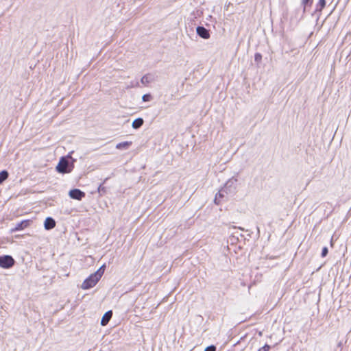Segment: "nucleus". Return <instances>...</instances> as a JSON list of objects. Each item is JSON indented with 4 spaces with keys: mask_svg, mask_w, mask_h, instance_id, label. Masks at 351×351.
I'll return each mask as SVG.
<instances>
[{
    "mask_svg": "<svg viewBox=\"0 0 351 351\" xmlns=\"http://www.w3.org/2000/svg\"><path fill=\"white\" fill-rule=\"evenodd\" d=\"M44 226L46 230H51L56 226V221L53 218L47 217L45 221Z\"/></svg>",
    "mask_w": 351,
    "mask_h": 351,
    "instance_id": "1a4fd4ad",
    "label": "nucleus"
},
{
    "mask_svg": "<svg viewBox=\"0 0 351 351\" xmlns=\"http://www.w3.org/2000/svg\"><path fill=\"white\" fill-rule=\"evenodd\" d=\"M153 81V78L151 75H145L141 77V82L143 84L147 85Z\"/></svg>",
    "mask_w": 351,
    "mask_h": 351,
    "instance_id": "ddd939ff",
    "label": "nucleus"
},
{
    "mask_svg": "<svg viewBox=\"0 0 351 351\" xmlns=\"http://www.w3.org/2000/svg\"><path fill=\"white\" fill-rule=\"evenodd\" d=\"M69 194L71 198L77 200H81L85 197V193L77 189L71 190Z\"/></svg>",
    "mask_w": 351,
    "mask_h": 351,
    "instance_id": "39448f33",
    "label": "nucleus"
},
{
    "mask_svg": "<svg viewBox=\"0 0 351 351\" xmlns=\"http://www.w3.org/2000/svg\"><path fill=\"white\" fill-rule=\"evenodd\" d=\"M106 265L101 266L97 271L92 274L82 283V288L83 289H88L93 287L100 280L105 271Z\"/></svg>",
    "mask_w": 351,
    "mask_h": 351,
    "instance_id": "f257e3e1",
    "label": "nucleus"
},
{
    "mask_svg": "<svg viewBox=\"0 0 351 351\" xmlns=\"http://www.w3.org/2000/svg\"><path fill=\"white\" fill-rule=\"evenodd\" d=\"M15 263L14 259L10 255L0 256V267L4 269L11 268Z\"/></svg>",
    "mask_w": 351,
    "mask_h": 351,
    "instance_id": "7ed1b4c3",
    "label": "nucleus"
},
{
    "mask_svg": "<svg viewBox=\"0 0 351 351\" xmlns=\"http://www.w3.org/2000/svg\"><path fill=\"white\" fill-rule=\"evenodd\" d=\"M197 34L202 38L208 39L210 38L209 31L203 26H198L196 29Z\"/></svg>",
    "mask_w": 351,
    "mask_h": 351,
    "instance_id": "423d86ee",
    "label": "nucleus"
},
{
    "mask_svg": "<svg viewBox=\"0 0 351 351\" xmlns=\"http://www.w3.org/2000/svg\"><path fill=\"white\" fill-rule=\"evenodd\" d=\"M237 181L238 180L235 177L229 179L223 186L224 190H226L230 195L234 194L236 191Z\"/></svg>",
    "mask_w": 351,
    "mask_h": 351,
    "instance_id": "20e7f679",
    "label": "nucleus"
},
{
    "mask_svg": "<svg viewBox=\"0 0 351 351\" xmlns=\"http://www.w3.org/2000/svg\"><path fill=\"white\" fill-rule=\"evenodd\" d=\"M328 247H324L322 248V257H325L327 256L328 254Z\"/></svg>",
    "mask_w": 351,
    "mask_h": 351,
    "instance_id": "6ab92c4d",
    "label": "nucleus"
},
{
    "mask_svg": "<svg viewBox=\"0 0 351 351\" xmlns=\"http://www.w3.org/2000/svg\"><path fill=\"white\" fill-rule=\"evenodd\" d=\"M108 178H106L102 184H101L97 189L98 193L100 195H102L106 193V188L103 186V184L106 182Z\"/></svg>",
    "mask_w": 351,
    "mask_h": 351,
    "instance_id": "2eb2a0df",
    "label": "nucleus"
},
{
    "mask_svg": "<svg viewBox=\"0 0 351 351\" xmlns=\"http://www.w3.org/2000/svg\"><path fill=\"white\" fill-rule=\"evenodd\" d=\"M313 0H302V4L304 5V9L305 10L306 6H309L312 4Z\"/></svg>",
    "mask_w": 351,
    "mask_h": 351,
    "instance_id": "f3484780",
    "label": "nucleus"
},
{
    "mask_svg": "<svg viewBox=\"0 0 351 351\" xmlns=\"http://www.w3.org/2000/svg\"><path fill=\"white\" fill-rule=\"evenodd\" d=\"M325 5H326V0H319L318 3L317 4L316 10L322 11V9L325 7Z\"/></svg>",
    "mask_w": 351,
    "mask_h": 351,
    "instance_id": "dca6fc26",
    "label": "nucleus"
},
{
    "mask_svg": "<svg viewBox=\"0 0 351 351\" xmlns=\"http://www.w3.org/2000/svg\"><path fill=\"white\" fill-rule=\"evenodd\" d=\"M270 346L265 344L263 347L261 348L258 351H269Z\"/></svg>",
    "mask_w": 351,
    "mask_h": 351,
    "instance_id": "4be33fe9",
    "label": "nucleus"
},
{
    "mask_svg": "<svg viewBox=\"0 0 351 351\" xmlns=\"http://www.w3.org/2000/svg\"><path fill=\"white\" fill-rule=\"evenodd\" d=\"M73 165L70 163L68 159L62 157L60 158L58 165L56 166V170L59 173H70L72 171Z\"/></svg>",
    "mask_w": 351,
    "mask_h": 351,
    "instance_id": "f03ea898",
    "label": "nucleus"
},
{
    "mask_svg": "<svg viewBox=\"0 0 351 351\" xmlns=\"http://www.w3.org/2000/svg\"><path fill=\"white\" fill-rule=\"evenodd\" d=\"M8 176L9 173L6 170H3L0 172V184L8 178Z\"/></svg>",
    "mask_w": 351,
    "mask_h": 351,
    "instance_id": "4468645a",
    "label": "nucleus"
},
{
    "mask_svg": "<svg viewBox=\"0 0 351 351\" xmlns=\"http://www.w3.org/2000/svg\"><path fill=\"white\" fill-rule=\"evenodd\" d=\"M29 223H30L29 220L22 221L20 223H18L16 224L14 228L12 229V231L22 230L24 228H27L29 225Z\"/></svg>",
    "mask_w": 351,
    "mask_h": 351,
    "instance_id": "6e6552de",
    "label": "nucleus"
},
{
    "mask_svg": "<svg viewBox=\"0 0 351 351\" xmlns=\"http://www.w3.org/2000/svg\"><path fill=\"white\" fill-rule=\"evenodd\" d=\"M112 315V311H109L106 312L104 315V316L101 320V326L107 325L108 323L109 322L110 319H111Z\"/></svg>",
    "mask_w": 351,
    "mask_h": 351,
    "instance_id": "9d476101",
    "label": "nucleus"
},
{
    "mask_svg": "<svg viewBox=\"0 0 351 351\" xmlns=\"http://www.w3.org/2000/svg\"><path fill=\"white\" fill-rule=\"evenodd\" d=\"M144 121L142 118H137L133 121L132 126L134 129H138L143 125Z\"/></svg>",
    "mask_w": 351,
    "mask_h": 351,
    "instance_id": "9b49d317",
    "label": "nucleus"
},
{
    "mask_svg": "<svg viewBox=\"0 0 351 351\" xmlns=\"http://www.w3.org/2000/svg\"><path fill=\"white\" fill-rule=\"evenodd\" d=\"M230 195V193H227V191L224 190L223 187L221 188L215 195V197L214 199L215 203L216 204H219L220 202H221L220 199L223 198L224 197H226V195Z\"/></svg>",
    "mask_w": 351,
    "mask_h": 351,
    "instance_id": "0eeeda50",
    "label": "nucleus"
},
{
    "mask_svg": "<svg viewBox=\"0 0 351 351\" xmlns=\"http://www.w3.org/2000/svg\"><path fill=\"white\" fill-rule=\"evenodd\" d=\"M132 142L125 141L119 143L116 145V148L119 149H128L131 145Z\"/></svg>",
    "mask_w": 351,
    "mask_h": 351,
    "instance_id": "f8f14e48",
    "label": "nucleus"
},
{
    "mask_svg": "<svg viewBox=\"0 0 351 351\" xmlns=\"http://www.w3.org/2000/svg\"><path fill=\"white\" fill-rule=\"evenodd\" d=\"M204 351H216V347L213 345L206 347Z\"/></svg>",
    "mask_w": 351,
    "mask_h": 351,
    "instance_id": "412c9836",
    "label": "nucleus"
},
{
    "mask_svg": "<svg viewBox=\"0 0 351 351\" xmlns=\"http://www.w3.org/2000/svg\"><path fill=\"white\" fill-rule=\"evenodd\" d=\"M262 60V56L259 53H256L254 56V60L256 62H260Z\"/></svg>",
    "mask_w": 351,
    "mask_h": 351,
    "instance_id": "aec40b11",
    "label": "nucleus"
},
{
    "mask_svg": "<svg viewBox=\"0 0 351 351\" xmlns=\"http://www.w3.org/2000/svg\"><path fill=\"white\" fill-rule=\"evenodd\" d=\"M152 99V96L150 94H145L142 97V99L143 101H149Z\"/></svg>",
    "mask_w": 351,
    "mask_h": 351,
    "instance_id": "a211bd4d",
    "label": "nucleus"
}]
</instances>
